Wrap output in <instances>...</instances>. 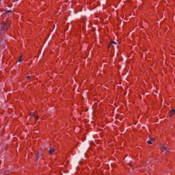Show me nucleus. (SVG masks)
Listing matches in <instances>:
<instances>
[{
  "mask_svg": "<svg viewBox=\"0 0 175 175\" xmlns=\"http://www.w3.org/2000/svg\"><path fill=\"white\" fill-rule=\"evenodd\" d=\"M9 27H10V22H3L1 24V29H3V31H8Z\"/></svg>",
  "mask_w": 175,
  "mask_h": 175,
  "instance_id": "f257e3e1",
  "label": "nucleus"
},
{
  "mask_svg": "<svg viewBox=\"0 0 175 175\" xmlns=\"http://www.w3.org/2000/svg\"><path fill=\"white\" fill-rule=\"evenodd\" d=\"M26 79H27V80H31V77H30V76H27V77H26Z\"/></svg>",
  "mask_w": 175,
  "mask_h": 175,
  "instance_id": "1a4fd4ad",
  "label": "nucleus"
},
{
  "mask_svg": "<svg viewBox=\"0 0 175 175\" xmlns=\"http://www.w3.org/2000/svg\"><path fill=\"white\" fill-rule=\"evenodd\" d=\"M36 118L38 119V118H39V117H36Z\"/></svg>",
  "mask_w": 175,
  "mask_h": 175,
  "instance_id": "ddd939ff",
  "label": "nucleus"
},
{
  "mask_svg": "<svg viewBox=\"0 0 175 175\" xmlns=\"http://www.w3.org/2000/svg\"><path fill=\"white\" fill-rule=\"evenodd\" d=\"M1 39H2V40H5V38L4 37H3Z\"/></svg>",
  "mask_w": 175,
  "mask_h": 175,
  "instance_id": "f8f14e48",
  "label": "nucleus"
},
{
  "mask_svg": "<svg viewBox=\"0 0 175 175\" xmlns=\"http://www.w3.org/2000/svg\"><path fill=\"white\" fill-rule=\"evenodd\" d=\"M161 151L162 152H164V154H166V152L169 151V149L166 146H161Z\"/></svg>",
  "mask_w": 175,
  "mask_h": 175,
  "instance_id": "f03ea898",
  "label": "nucleus"
},
{
  "mask_svg": "<svg viewBox=\"0 0 175 175\" xmlns=\"http://www.w3.org/2000/svg\"><path fill=\"white\" fill-rule=\"evenodd\" d=\"M148 144H152V141L150 139L149 141H148Z\"/></svg>",
  "mask_w": 175,
  "mask_h": 175,
  "instance_id": "6e6552de",
  "label": "nucleus"
},
{
  "mask_svg": "<svg viewBox=\"0 0 175 175\" xmlns=\"http://www.w3.org/2000/svg\"><path fill=\"white\" fill-rule=\"evenodd\" d=\"M36 160L37 161H39V159L40 158H42V157H43V154H42V152H38L37 154H36Z\"/></svg>",
  "mask_w": 175,
  "mask_h": 175,
  "instance_id": "7ed1b4c3",
  "label": "nucleus"
},
{
  "mask_svg": "<svg viewBox=\"0 0 175 175\" xmlns=\"http://www.w3.org/2000/svg\"><path fill=\"white\" fill-rule=\"evenodd\" d=\"M33 117L36 118V116H35V114H32Z\"/></svg>",
  "mask_w": 175,
  "mask_h": 175,
  "instance_id": "9b49d317",
  "label": "nucleus"
},
{
  "mask_svg": "<svg viewBox=\"0 0 175 175\" xmlns=\"http://www.w3.org/2000/svg\"><path fill=\"white\" fill-rule=\"evenodd\" d=\"M54 151H55V149L53 148H51L49 150V154H51L54 152Z\"/></svg>",
  "mask_w": 175,
  "mask_h": 175,
  "instance_id": "20e7f679",
  "label": "nucleus"
},
{
  "mask_svg": "<svg viewBox=\"0 0 175 175\" xmlns=\"http://www.w3.org/2000/svg\"><path fill=\"white\" fill-rule=\"evenodd\" d=\"M174 113H175V110L173 109V110L170 113V117H172V116H173V114H174Z\"/></svg>",
  "mask_w": 175,
  "mask_h": 175,
  "instance_id": "39448f33",
  "label": "nucleus"
},
{
  "mask_svg": "<svg viewBox=\"0 0 175 175\" xmlns=\"http://www.w3.org/2000/svg\"><path fill=\"white\" fill-rule=\"evenodd\" d=\"M150 140L152 142H155V138H150Z\"/></svg>",
  "mask_w": 175,
  "mask_h": 175,
  "instance_id": "0eeeda50",
  "label": "nucleus"
},
{
  "mask_svg": "<svg viewBox=\"0 0 175 175\" xmlns=\"http://www.w3.org/2000/svg\"><path fill=\"white\" fill-rule=\"evenodd\" d=\"M21 61H23V60L21 59V57H20L18 62H21Z\"/></svg>",
  "mask_w": 175,
  "mask_h": 175,
  "instance_id": "9d476101",
  "label": "nucleus"
},
{
  "mask_svg": "<svg viewBox=\"0 0 175 175\" xmlns=\"http://www.w3.org/2000/svg\"><path fill=\"white\" fill-rule=\"evenodd\" d=\"M112 44H117L116 42H111L109 44V46H111Z\"/></svg>",
  "mask_w": 175,
  "mask_h": 175,
  "instance_id": "423d86ee",
  "label": "nucleus"
}]
</instances>
